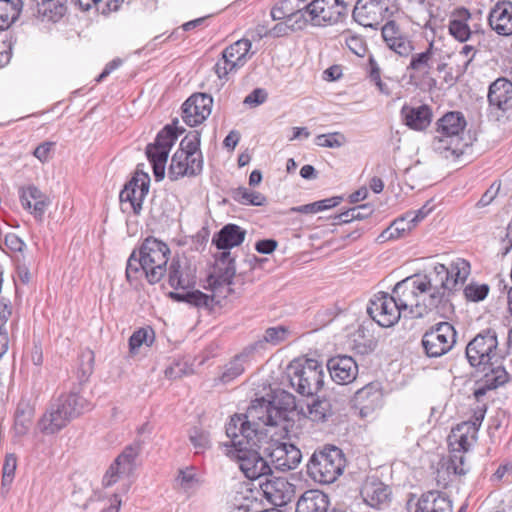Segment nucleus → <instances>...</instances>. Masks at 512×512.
Masks as SVG:
<instances>
[{
    "mask_svg": "<svg viewBox=\"0 0 512 512\" xmlns=\"http://www.w3.org/2000/svg\"><path fill=\"white\" fill-rule=\"evenodd\" d=\"M469 274L470 264L463 258L453 260L449 266L437 263L425 273L415 274L421 317L437 309L447 293L462 285Z\"/></svg>",
    "mask_w": 512,
    "mask_h": 512,
    "instance_id": "f257e3e1",
    "label": "nucleus"
},
{
    "mask_svg": "<svg viewBox=\"0 0 512 512\" xmlns=\"http://www.w3.org/2000/svg\"><path fill=\"white\" fill-rule=\"evenodd\" d=\"M286 419V410L275 406L264 398L255 399L245 414H236L226 425L228 437H244L246 442L258 445L267 440L272 428L281 426Z\"/></svg>",
    "mask_w": 512,
    "mask_h": 512,
    "instance_id": "f03ea898",
    "label": "nucleus"
},
{
    "mask_svg": "<svg viewBox=\"0 0 512 512\" xmlns=\"http://www.w3.org/2000/svg\"><path fill=\"white\" fill-rule=\"evenodd\" d=\"M466 357L473 367L484 372L479 387L474 391L479 401L487 391L498 388L508 381V373L501 365H496L501 358L498 352V339L494 330L488 329L477 334L466 346Z\"/></svg>",
    "mask_w": 512,
    "mask_h": 512,
    "instance_id": "7ed1b4c3",
    "label": "nucleus"
},
{
    "mask_svg": "<svg viewBox=\"0 0 512 512\" xmlns=\"http://www.w3.org/2000/svg\"><path fill=\"white\" fill-rule=\"evenodd\" d=\"M170 256L168 245L154 237L144 240L138 251H133L127 261L126 277L129 282L144 275L150 284L160 282L167 273Z\"/></svg>",
    "mask_w": 512,
    "mask_h": 512,
    "instance_id": "20e7f679",
    "label": "nucleus"
},
{
    "mask_svg": "<svg viewBox=\"0 0 512 512\" xmlns=\"http://www.w3.org/2000/svg\"><path fill=\"white\" fill-rule=\"evenodd\" d=\"M229 438L232 441V446L228 449L227 455L238 463L239 468L247 478L261 479L271 473L269 463L258 451L264 443H267V440L258 442V445H252L241 436Z\"/></svg>",
    "mask_w": 512,
    "mask_h": 512,
    "instance_id": "39448f33",
    "label": "nucleus"
},
{
    "mask_svg": "<svg viewBox=\"0 0 512 512\" xmlns=\"http://www.w3.org/2000/svg\"><path fill=\"white\" fill-rule=\"evenodd\" d=\"M345 465V455L340 448L325 446L312 454L307 464V472L314 481L330 484L343 473Z\"/></svg>",
    "mask_w": 512,
    "mask_h": 512,
    "instance_id": "423d86ee",
    "label": "nucleus"
},
{
    "mask_svg": "<svg viewBox=\"0 0 512 512\" xmlns=\"http://www.w3.org/2000/svg\"><path fill=\"white\" fill-rule=\"evenodd\" d=\"M288 376L291 386L303 396L316 394L324 384L323 367L314 359L291 364Z\"/></svg>",
    "mask_w": 512,
    "mask_h": 512,
    "instance_id": "0eeeda50",
    "label": "nucleus"
},
{
    "mask_svg": "<svg viewBox=\"0 0 512 512\" xmlns=\"http://www.w3.org/2000/svg\"><path fill=\"white\" fill-rule=\"evenodd\" d=\"M353 0H313L302 9L303 19L314 26L335 24L347 14Z\"/></svg>",
    "mask_w": 512,
    "mask_h": 512,
    "instance_id": "6e6552de",
    "label": "nucleus"
},
{
    "mask_svg": "<svg viewBox=\"0 0 512 512\" xmlns=\"http://www.w3.org/2000/svg\"><path fill=\"white\" fill-rule=\"evenodd\" d=\"M456 330L448 322H440L426 331L422 346L428 357H440L449 352L456 343Z\"/></svg>",
    "mask_w": 512,
    "mask_h": 512,
    "instance_id": "1a4fd4ad",
    "label": "nucleus"
},
{
    "mask_svg": "<svg viewBox=\"0 0 512 512\" xmlns=\"http://www.w3.org/2000/svg\"><path fill=\"white\" fill-rule=\"evenodd\" d=\"M176 139L174 129L166 126L158 133L155 142L146 147V155L158 181L164 178L168 155Z\"/></svg>",
    "mask_w": 512,
    "mask_h": 512,
    "instance_id": "9d476101",
    "label": "nucleus"
},
{
    "mask_svg": "<svg viewBox=\"0 0 512 512\" xmlns=\"http://www.w3.org/2000/svg\"><path fill=\"white\" fill-rule=\"evenodd\" d=\"M367 312L371 318L382 327H391L396 324L400 317H404V311L398 305L394 294L389 295L379 292L370 300Z\"/></svg>",
    "mask_w": 512,
    "mask_h": 512,
    "instance_id": "9b49d317",
    "label": "nucleus"
},
{
    "mask_svg": "<svg viewBox=\"0 0 512 512\" xmlns=\"http://www.w3.org/2000/svg\"><path fill=\"white\" fill-rule=\"evenodd\" d=\"M139 454V448L135 446H128L124 451L117 456L111 463L106 473L103 476L102 483L105 487H110L119 481H125L123 485V492H127L130 488L131 482L130 475L134 471L135 459Z\"/></svg>",
    "mask_w": 512,
    "mask_h": 512,
    "instance_id": "f8f14e48",
    "label": "nucleus"
},
{
    "mask_svg": "<svg viewBox=\"0 0 512 512\" xmlns=\"http://www.w3.org/2000/svg\"><path fill=\"white\" fill-rule=\"evenodd\" d=\"M149 186V175L138 167L131 180L125 184L120 192L119 198L123 211L130 209L135 214H139L142 210L143 201L148 194Z\"/></svg>",
    "mask_w": 512,
    "mask_h": 512,
    "instance_id": "ddd939ff",
    "label": "nucleus"
},
{
    "mask_svg": "<svg viewBox=\"0 0 512 512\" xmlns=\"http://www.w3.org/2000/svg\"><path fill=\"white\" fill-rule=\"evenodd\" d=\"M390 0H357L353 18L364 27L374 28L389 16Z\"/></svg>",
    "mask_w": 512,
    "mask_h": 512,
    "instance_id": "4468645a",
    "label": "nucleus"
},
{
    "mask_svg": "<svg viewBox=\"0 0 512 512\" xmlns=\"http://www.w3.org/2000/svg\"><path fill=\"white\" fill-rule=\"evenodd\" d=\"M235 273L234 259L230 257V252H223L216 262L213 275L209 279L212 292L219 297L226 298L232 291L231 284Z\"/></svg>",
    "mask_w": 512,
    "mask_h": 512,
    "instance_id": "2eb2a0df",
    "label": "nucleus"
},
{
    "mask_svg": "<svg viewBox=\"0 0 512 512\" xmlns=\"http://www.w3.org/2000/svg\"><path fill=\"white\" fill-rule=\"evenodd\" d=\"M417 287L415 275H412L398 282L393 288L392 293L404 311V317H421Z\"/></svg>",
    "mask_w": 512,
    "mask_h": 512,
    "instance_id": "dca6fc26",
    "label": "nucleus"
},
{
    "mask_svg": "<svg viewBox=\"0 0 512 512\" xmlns=\"http://www.w3.org/2000/svg\"><path fill=\"white\" fill-rule=\"evenodd\" d=\"M386 46L400 57H409L414 51L410 35L394 20L387 21L381 29Z\"/></svg>",
    "mask_w": 512,
    "mask_h": 512,
    "instance_id": "f3484780",
    "label": "nucleus"
},
{
    "mask_svg": "<svg viewBox=\"0 0 512 512\" xmlns=\"http://www.w3.org/2000/svg\"><path fill=\"white\" fill-rule=\"evenodd\" d=\"M264 448L268 452L272 464L277 470L289 471L295 469L302 458L301 451L291 443L268 442Z\"/></svg>",
    "mask_w": 512,
    "mask_h": 512,
    "instance_id": "a211bd4d",
    "label": "nucleus"
},
{
    "mask_svg": "<svg viewBox=\"0 0 512 512\" xmlns=\"http://www.w3.org/2000/svg\"><path fill=\"white\" fill-rule=\"evenodd\" d=\"M213 99L207 94L197 93L190 96L183 104V120L189 126L203 123L211 114Z\"/></svg>",
    "mask_w": 512,
    "mask_h": 512,
    "instance_id": "6ab92c4d",
    "label": "nucleus"
},
{
    "mask_svg": "<svg viewBox=\"0 0 512 512\" xmlns=\"http://www.w3.org/2000/svg\"><path fill=\"white\" fill-rule=\"evenodd\" d=\"M259 485L263 496L275 506L286 505L295 495V486L283 477H266Z\"/></svg>",
    "mask_w": 512,
    "mask_h": 512,
    "instance_id": "aec40b11",
    "label": "nucleus"
},
{
    "mask_svg": "<svg viewBox=\"0 0 512 512\" xmlns=\"http://www.w3.org/2000/svg\"><path fill=\"white\" fill-rule=\"evenodd\" d=\"M363 501L374 509H384L392 501V489L379 479H368L361 489Z\"/></svg>",
    "mask_w": 512,
    "mask_h": 512,
    "instance_id": "412c9836",
    "label": "nucleus"
},
{
    "mask_svg": "<svg viewBox=\"0 0 512 512\" xmlns=\"http://www.w3.org/2000/svg\"><path fill=\"white\" fill-rule=\"evenodd\" d=\"M488 24L492 31L499 36L512 35V2L499 0L491 8L488 14Z\"/></svg>",
    "mask_w": 512,
    "mask_h": 512,
    "instance_id": "4be33fe9",
    "label": "nucleus"
},
{
    "mask_svg": "<svg viewBox=\"0 0 512 512\" xmlns=\"http://www.w3.org/2000/svg\"><path fill=\"white\" fill-rule=\"evenodd\" d=\"M327 369L332 380L342 385L353 382L358 374L357 363L352 357L346 355H339L329 359Z\"/></svg>",
    "mask_w": 512,
    "mask_h": 512,
    "instance_id": "5701e85b",
    "label": "nucleus"
},
{
    "mask_svg": "<svg viewBox=\"0 0 512 512\" xmlns=\"http://www.w3.org/2000/svg\"><path fill=\"white\" fill-rule=\"evenodd\" d=\"M167 272L169 285L174 289L188 290L195 285V269L186 260L173 259Z\"/></svg>",
    "mask_w": 512,
    "mask_h": 512,
    "instance_id": "b1692460",
    "label": "nucleus"
},
{
    "mask_svg": "<svg viewBox=\"0 0 512 512\" xmlns=\"http://www.w3.org/2000/svg\"><path fill=\"white\" fill-rule=\"evenodd\" d=\"M57 400L52 402L38 422L40 431L47 435H53L62 430L71 420Z\"/></svg>",
    "mask_w": 512,
    "mask_h": 512,
    "instance_id": "393cba45",
    "label": "nucleus"
},
{
    "mask_svg": "<svg viewBox=\"0 0 512 512\" xmlns=\"http://www.w3.org/2000/svg\"><path fill=\"white\" fill-rule=\"evenodd\" d=\"M203 169V159L188 156L183 151H176L171 159L169 177L177 180L184 176H196Z\"/></svg>",
    "mask_w": 512,
    "mask_h": 512,
    "instance_id": "a878e982",
    "label": "nucleus"
},
{
    "mask_svg": "<svg viewBox=\"0 0 512 512\" xmlns=\"http://www.w3.org/2000/svg\"><path fill=\"white\" fill-rule=\"evenodd\" d=\"M298 413L314 423H325L334 414L331 400L316 398L298 407Z\"/></svg>",
    "mask_w": 512,
    "mask_h": 512,
    "instance_id": "bb28decb",
    "label": "nucleus"
},
{
    "mask_svg": "<svg viewBox=\"0 0 512 512\" xmlns=\"http://www.w3.org/2000/svg\"><path fill=\"white\" fill-rule=\"evenodd\" d=\"M466 120L460 112H448L437 121L436 132L451 137L450 141H462Z\"/></svg>",
    "mask_w": 512,
    "mask_h": 512,
    "instance_id": "cd10ccee",
    "label": "nucleus"
},
{
    "mask_svg": "<svg viewBox=\"0 0 512 512\" xmlns=\"http://www.w3.org/2000/svg\"><path fill=\"white\" fill-rule=\"evenodd\" d=\"M471 19V13L468 9L462 7L457 8L453 11L448 24L449 34L459 42L468 41L473 31L468 24Z\"/></svg>",
    "mask_w": 512,
    "mask_h": 512,
    "instance_id": "c85d7f7f",
    "label": "nucleus"
},
{
    "mask_svg": "<svg viewBox=\"0 0 512 512\" xmlns=\"http://www.w3.org/2000/svg\"><path fill=\"white\" fill-rule=\"evenodd\" d=\"M477 428L475 424L461 423L454 428L449 436L452 450L465 453L476 440Z\"/></svg>",
    "mask_w": 512,
    "mask_h": 512,
    "instance_id": "c756f323",
    "label": "nucleus"
},
{
    "mask_svg": "<svg viewBox=\"0 0 512 512\" xmlns=\"http://www.w3.org/2000/svg\"><path fill=\"white\" fill-rule=\"evenodd\" d=\"M488 101L498 109L506 110L512 106V82L498 78L489 87Z\"/></svg>",
    "mask_w": 512,
    "mask_h": 512,
    "instance_id": "7c9ffc66",
    "label": "nucleus"
},
{
    "mask_svg": "<svg viewBox=\"0 0 512 512\" xmlns=\"http://www.w3.org/2000/svg\"><path fill=\"white\" fill-rule=\"evenodd\" d=\"M401 115L404 123L413 130L422 131L426 129L432 119L431 109L427 105H420L417 107L403 106Z\"/></svg>",
    "mask_w": 512,
    "mask_h": 512,
    "instance_id": "2f4dec72",
    "label": "nucleus"
},
{
    "mask_svg": "<svg viewBox=\"0 0 512 512\" xmlns=\"http://www.w3.org/2000/svg\"><path fill=\"white\" fill-rule=\"evenodd\" d=\"M414 512H452V501L439 492H428L422 495Z\"/></svg>",
    "mask_w": 512,
    "mask_h": 512,
    "instance_id": "473e14b6",
    "label": "nucleus"
},
{
    "mask_svg": "<svg viewBox=\"0 0 512 512\" xmlns=\"http://www.w3.org/2000/svg\"><path fill=\"white\" fill-rule=\"evenodd\" d=\"M253 351L254 347H247L241 353L234 356L229 363L223 366L217 380L222 384H227L239 377L244 372L245 365L249 362Z\"/></svg>",
    "mask_w": 512,
    "mask_h": 512,
    "instance_id": "72a5a7b5",
    "label": "nucleus"
},
{
    "mask_svg": "<svg viewBox=\"0 0 512 512\" xmlns=\"http://www.w3.org/2000/svg\"><path fill=\"white\" fill-rule=\"evenodd\" d=\"M328 496L320 490H308L299 498L295 512H327Z\"/></svg>",
    "mask_w": 512,
    "mask_h": 512,
    "instance_id": "f704fd0d",
    "label": "nucleus"
},
{
    "mask_svg": "<svg viewBox=\"0 0 512 512\" xmlns=\"http://www.w3.org/2000/svg\"><path fill=\"white\" fill-rule=\"evenodd\" d=\"M382 396L379 384L370 383L356 392L355 401L361 413H369L381 406Z\"/></svg>",
    "mask_w": 512,
    "mask_h": 512,
    "instance_id": "c9c22d12",
    "label": "nucleus"
},
{
    "mask_svg": "<svg viewBox=\"0 0 512 512\" xmlns=\"http://www.w3.org/2000/svg\"><path fill=\"white\" fill-rule=\"evenodd\" d=\"M246 231L235 224L224 226L212 239L218 249L227 250L239 246L245 239Z\"/></svg>",
    "mask_w": 512,
    "mask_h": 512,
    "instance_id": "e433bc0d",
    "label": "nucleus"
},
{
    "mask_svg": "<svg viewBox=\"0 0 512 512\" xmlns=\"http://www.w3.org/2000/svg\"><path fill=\"white\" fill-rule=\"evenodd\" d=\"M20 200L25 209H33V213L39 217L43 215L49 205L48 198L35 186L23 188Z\"/></svg>",
    "mask_w": 512,
    "mask_h": 512,
    "instance_id": "4c0bfd02",
    "label": "nucleus"
},
{
    "mask_svg": "<svg viewBox=\"0 0 512 512\" xmlns=\"http://www.w3.org/2000/svg\"><path fill=\"white\" fill-rule=\"evenodd\" d=\"M252 43L249 39H240L228 46L222 53L228 62L233 63L238 69L242 67L252 54H249Z\"/></svg>",
    "mask_w": 512,
    "mask_h": 512,
    "instance_id": "58836bf2",
    "label": "nucleus"
},
{
    "mask_svg": "<svg viewBox=\"0 0 512 512\" xmlns=\"http://www.w3.org/2000/svg\"><path fill=\"white\" fill-rule=\"evenodd\" d=\"M450 140L451 137L436 132L431 143L433 151L444 158L459 157L463 153L464 143L460 140H458L457 143H455L456 141L452 142Z\"/></svg>",
    "mask_w": 512,
    "mask_h": 512,
    "instance_id": "ea45409f",
    "label": "nucleus"
},
{
    "mask_svg": "<svg viewBox=\"0 0 512 512\" xmlns=\"http://www.w3.org/2000/svg\"><path fill=\"white\" fill-rule=\"evenodd\" d=\"M170 296L174 299L185 301L191 305H194L199 308H207L211 309L214 305V303H219V299L221 297L213 294L207 295L199 290H193V291H186L185 293H174L171 292Z\"/></svg>",
    "mask_w": 512,
    "mask_h": 512,
    "instance_id": "a19ab883",
    "label": "nucleus"
},
{
    "mask_svg": "<svg viewBox=\"0 0 512 512\" xmlns=\"http://www.w3.org/2000/svg\"><path fill=\"white\" fill-rule=\"evenodd\" d=\"M56 400L60 405H63V410H66V414L70 420L89 410L91 406L85 398L77 393L62 395Z\"/></svg>",
    "mask_w": 512,
    "mask_h": 512,
    "instance_id": "79ce46f5",
    "label": "nucleus"
},
{
    "mask_svg": "<svg viewBox=\"0 0 512 512\" xmlns=\"http://www.w3.org/2000/svg\"><path fill=\"white\" fill-rule=\"evenodd\" d=\"M22 0H0V31L8 29L19 17Z\"/></svg>",
    "mask_w": 512,
    "mask_h": 512,
    "instance_id": "37998d69",
    "label": "nucleus"
},
{
    "mask_svg": "<svg viewBox=\"0 0 512 512\" xmlns=\"http://www.w3.org/2000/svg\"><path fill=\"white\" fill-rule=\"evenodd\" d=\"M33 416L34 407L27 401H21L15 413L14 430L17 435L23 436L29 431Z\"/></svg>",
    "mask_w": 512,
    "mask_h": 512,
    "instance_id": "c03bdc74",
    "label": "nucleus"
},
{
    "mask_svg": "<svg viewBox=\"0 0 512 512\" xmlns=\"http://www.w3.org/2000/svg\"><path fill=\"white\" fill-rule=\"evenodd\" d=\"M303 18L304 14L302 12V9H298V11L287 15V18L284 22L276 24L270 30V33L276 37H280L288 34L289 31L301 30L305 27L306 23L308 22L307 19Z\"/></svg>",
    "mask_w": 512,
    "mask_h": 512,
    "instance_id": "a18cd8bd",
    "label": "nucleus"
},
{
    "mask_svg": "<svg viewBox=\"0 0 512 512\" xmlns=\"http://www.w3.org/2000/svg\"><path fill=\"white\" fill-rule=\"evenodd\" d=\"M65 12V0H41L38 2V13L47 21L57 22Z\"/></svg>",
    "mask_w": 512,
    "mask_h": 512,
    "instance_id": "49530a36",
    "label": "nucleus"
},
{
    "mask_svg": "<svg viewBox=\"0 0 512 512\" xmlns=\"http://www.w3.org/2000/svg\"><path fill=\"white\" fill-rule=\"evenodd\" d=\"M414 228L412 222L406 219V213L400 217L395 219L388 228H386L380 235L379 239L381 242L398 239L406 232L411 231Z\"/></svg>",
    "mask_w": 512,
    "mask_h": 512,
    "instance_id": "de8ad7c7",
    "label": "nucleus"
},
{
    "mask_svg": "<svg viewBox=\"0 0 512 512\" xmlns=\"http://www.w3.org/2000/svg\"><path fill=\"white\" fill-rule=\"evenodd\" d=\"M434 42H430L428 48L421 52L410 55L411 60L407 70H413L417 73L428 74L431 69V60L434 54Z\"/></svg>",
    "mask_w": 512,
    "mask_h": 512,
    "instance_id": "09e8293b",
    "label": "nucleus"
},
{
    "mask_svg": "<svg viewBox=\"0 0 512 512\" xmlns=\"http://www.w3.org/2000/svg\"><path fill=\"white\" fill-rule=\"evenodd\" d=\"M176 485L185 493L190 494L199 486V478L194 467H186L178 471Z\"/></svg>",
    "mask_w": 512,
    "mask_h": 512,
    "instance_id": "8fccbe9b",
    "label": "nucleus"
},
{
    "mask_svg": "<svg viewBox=\"0 0 512 512\" xmlns=\"http://www.w3.org/2000/svg\"><path fill=\"white\" fill-rule=\"evenodd\" d=\"M233 198L242 205L262 206L266 202V197L246 187H238L233 191Z\"/></svg>",
    "mask_w": 512,
    "mask_h": 512,
    "instance_id": "3c124183",
    "label": "nucleus"
},
{
    "mask_svg": "<svg viewBox=\"0 0 512 512\" xmlns=\"http://www.w3.org/2000/svg\"><path fill=\"white\" fill-rule=\"evenodd\" d=\"M341 201H342L341 196H335V197L323 199L320 201H316V202H313L310 204L293 207L291 210L294 212L305 213V214L318 213L320 211H324V210L336 207L337 205L340 204Z\"/></svg>",
    "mask_w": 512,
    "mask_h": 512,
    "instance_id": "603ef678",
    "label": "nucleus"
},
{
    "mask_svg": "<svg viewBox=\"0 0 512 512\" xmlns=\"http://www.w3.org/2000/svg\"><path fill=\"white\" fill-rule=\"evenodd\" d=\"M200 147V134L197 131L187 134L180 142L177 151H183L188 156L203 159Z\"/></svg>",
    "mask_w": 512,
    "mask_h": 512,
    "instance_id": "864d4df0",
    "label": "nucleus"
},
{
    "mask_svg": "<svg viewBox=\"0 0 512 512\" xmlns=\"http://www.w3.org/2000/svg\"><path fill=\"white\" fill-rule=\"evenodd\" d=\"M373 208L370 204H362L338 214L335 220L341 223H348L353 220H362L370 216Z\"/></svg>",
    "mask_w": 512,
    "mask_h": 512,
    "instance_id": "5fc2aeb1",
    "label": "nucleus"
},
{
    "mask_svg": "<svg viewBox=\"0 0 512 512\" xmlns=\"http://www.w3.org/2000/svg\"><path fill=\"white\" fill-rule=\"evenodd\" d=\"M124 0H75L82 10H89L96 7L97 10L105 13L106 11H116Z\"/></svg>",
    "mask_w": 512,
    "mask_h": 512,
    "instance_id": "6e6d98bb",
    "label": "nucleus"
},
{
    "mask_svg": "<svg viewBox=\"0 0 512 512\" xmlns=\"http://www.w3.org/2000/svg\"><path fill=\"white\" fill-rule=\"evenodd\" d=\"M289 335V330L285 326H275L267 328L263 340L255 343L252 347H254V350L257 346H261L263 342L271 344V345H278L285 341Z\"/></svg>",
    "mask_w": 512,
    "mask_h": 512,
    "instance_id": "4d7b16f0",
    "label": "nucleus"
},
{
    "mask_svg": "<svg viewBox=\"0 0 512 512\" xmlns=\"http://www.w3.org/2000/svg\"><path fill=\"white\" fill-rule=\"evenodd\" d=\"M189 440L195 449L196 454L203 453L211 446L209 434L197 427H194L190 430Z\"/></svg>",
    "mask_w": 512,
    "mask_h": 512,
    "instance_id": "13d9d810",
    "label": "nucleus"
},
{
    "mask_svg": "<svg viewBox=\"0 0 512 512\" xmlns=\"http://www.w3.org/2000/svg\"><path fill=\"white\" fill-rule=\"evenodd\" d=\"M314 142L319 147L339 148L343 146L347 140L342 133L333 132L317 135L314 139Z\"/></svg>",
    "mask_w": 512,
    "mask_h": 512,
    "instance_id": "bf43d9fd",
    "label": "nucleus"
},
{
    "mask_svg": "<svg viewBox=\"0 0 512 512\" xmlns=\"http://www.w3.org/2000/svg\"><path fill=\"white\" fill-rule=\"evenodd\" d=\"M341 37L351 52L358 56H363L365 54V41L361 36L353 34L350 31H346L342 33Z\"/></svg>",
    "mask_w": 512,
    "mask_h": 512,
    "instance_id": "052dcab7",
    "label": "nucleus"
},
{
    "mask_svg": "<svg viewBox=\"0 0 512 512\" xmlns=\"http://www.w3.org/2000/svg\"><path fill=\"white\" fill-rule=\"evenodd\" d=\"M447 471L460 476L467 473L468 466L465 461L464 453L452 450L447 463Z\"/></svg>",
    "mask_w": 512,
    "mask_h": 512,
    "instance_id": "680f3d73",
    "label": "nucleus"
},
{
    "mask_svg": "<svg viewBox=\"0 0 512 512\" xmlns=\"http://www.w3.org/2000/svg\"><path fill=\"white\" fill-rule=\"evenodd\" d=\"M489 292V286L487 284L471 283L464 289L465 297L473 302L484 300Z\"/></svg>",
    "mask_w": 512,
    "mask_h": 512,
    "instance_id": "e2e57ef3",
    "label": "nucleus"
},
{
    "mask_svg": "<svg viewBox=\"0 0 512 512\" xmlns=\"http://www.w3.org/2000/svg\"><path fill=\"white\" fill-rule=\"evenodd\" d=\"M151 331L141 328L135 331L129 339L130 352L135 354L138 349L143 345L147 344L149 340V333Z\"/></svg>",
    "mask_w": 512,
    "mask_h": 512,
    "instance_id": "0e129e2a",
    "label": "nucleus"
},
{
    "mask_svg": "<svg viewBox=\"0 0 512 512\" xmlns=\"http://www.w3.org/2000/svg\"><path fill=\"white\" fill-rule=\"evenodd\" d=\"M17 460L14 455H7L3 465V485L10 484L14 478Z\"/></svg>",
    "mask_w": 512,
    "mask_h": 512,
    "instance_id": "69168bd1",
    "label": "nucleus"
},
{
    "mask_svg": "<svg viewBox=\"0 0 512 512\" xmlns=\"http://www.w3.org/2000/svg\"><path fill=\"white\" fill-rule=\"evenodd\" d=\"M267 99V92L264 89L257 88L248 94L243 103L250 107H257L264 103Z\"/></svg>",
    "mask_w": 512,
    "mask_h": 512,
    "instance_id": "338daca9",
    "label": "nucleus"
},
{
    "mask_svg": "<svg viewBox=\"0 0 512 512\" xmlns=\"http://www.w3.org/2000/svg\"><path fill=\"white\" fill-rule=\"evenodd\" d=\"M104 505L101 508V512H119L122 505L121 497L114 493L111 496L103 499Z\"/></svg>",
    "mask_w": 512,
    "mask_h": 512,
    "instance_id": "774afa93",
    "label": "nucleus"
}]
</instances>
